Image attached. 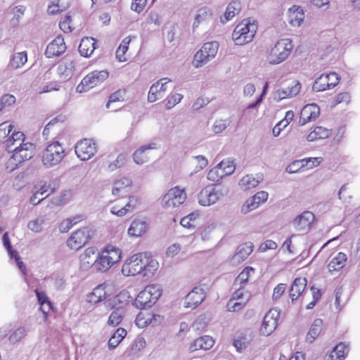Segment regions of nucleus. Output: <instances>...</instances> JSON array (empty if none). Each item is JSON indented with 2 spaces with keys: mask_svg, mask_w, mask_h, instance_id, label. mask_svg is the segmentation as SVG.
<instances>
[{
  "mask_svg": "<svg viewBox=\"0 0 360 360\" xmlns=\"http://www.w3.org/2000/svg\"><path fill=\"white\" fill-rule=\"evenodd\" d=\"M186 199V194L184 189L174 187L169 189L162 199V205L165 209L171 210L179 207Z\"/></svg>",
  "mask_w": 360,
  "mask_h": 360,
  "instance_id": "9",
  "label": "nucleus"
},
{
  "mask_svg": "<svg viewBox=\"0 0 360 360\" xmlns=\"http://www.w3.org/2000/svg\"><path fill=\"white\" fill-rule=\"evenodd\" d=\"M124 309H115L110 314L107 324L109 326L115 327L118 326L124 316Z\"/></svg>",
  "mask_w": 360,
  "mask_h": 360,
  "instance_id": "46",
  "label": "nucleus"
},
{
  "mask_svg": "<svg viewBox=\"0 0 360 360\" xmlns=\"http://www.w3.org/2000/svg\"><path fill=\"white\" fill-rule=\"evenodd\" d=\"M66 50V46L64 39L62 37H56L51 43H49L45 51V56L47 58L59 56Z\"/></svg>",
  "mask_w": 360,
  "mask_h": 360,
  "instance_id": "21",
  "label": "nucleus"
},
{
  "mask_svg": "<svg viewBox=\"0 0 360 360\" xmlns=\"http://www.w3.org/2000/svg\"><path fill=\"white\" fill-rule=\"evenodd\" d=\"M301 89V85L298 82H292V84L276 91V96L279 100L292 98L297 96Z\"/></svg>",
  "mask_w": 360,
  "mask_h": 360,
  "instance_id": "27",
  "label": "nucleus"
},
{
  "mask_svg": "<svg viewBox=\"0 0 360 360\" xmlns=\"http://www.w3.org/2000/svg\"><path fill=\"white\" fill-rule=\"evenodd\" d=\"M219 164L225 176L233 174L236 168L233 162L230 160H222Z\"/></svg>",
  "mask_w": 360,
  "mask_h": 360,
  "instance_id": "53",
  "label": "nucleus"
},
{
  "mask_svg": "<svg viewBox=\"0 0 360 360\" xmlns=\"http://www.w3.org/2000/svg\"><path fill=\"white\" fill-rule=\"evenodd\" d=\"M148 227V225L145 220L136 219L131 222L128 229V233L131 236L139 237L146 232Z\"/></svg>",
  "mask_w": 360,
  "mask_h": 360,
  "instance_id": "30",
  "label": "nucleus"
},
{
  "mask_svg": "<svg viewBox=\"0 0 360 360\" xmlns=\"http://www.w3.org/2000/svg\"><path fill=\"white\" fill-rule=\"evenodd\" d=\"M95 248L93 247L86 248L79 256L80 269L87 271L93 265L96 267L97 258L95 259Z\"/></svg>",
  "mask_w": 360,
  "mask_h": 360,
  "instance_id": "24",
  "label": "nucleus"
},
{
  "mask_svg": "<svg viewBox=\"0 0 360 360\" xmlns=\"http://www.w3.org/2000/svg\"><path fill=\"white\" fill-rule=\"evenodd\" d=\"M183 97H184L183 95L181 94H174L169 95L166 99V101H167L166 104H165L166 108L167 110L171 109L175 105L180 103L181 101L182 100Z\"/></svg>",
  "mask_w": 360,
  "mask_h": 360,
  "instance_id": "57",
  "label": "nucleus"
},
{
  "mask_svg": "<svg viewBox=\"0 0 360 360\" xmlns=\"http://www.w3.org/2000/svg\"><path fill=\"white\" fill-rule=\"evenodd\" d=\"M314 219V214L311 212L304 211L295 218L292 224L297 231L306 233L311 229Z\"/></svg>",
  "mask_w": 360,
  "mask_h": 360,
  "instance_id": "15",
  "label": "nucleus"
},
{
  "mask_svg": "<svg viewBox=\"0 0 360 360\" xmlns=\"http://www.w3.org/2000/svg\"><path fill=\"white\" fill-rule=\"evenodd\" d=\"M120 249L114 245H107L97 256L96 270L106 272L115 264L121 259Z\"/></svg>",
  "mask_w": 360,
  "mask_h": 360,
  "instance_id": "3",
  "label": "nucleus"
},
{
  "mask_svg": "<svg viewBox=\"0 0 360 360\" xmlns=\"http://www.w3.org/2000/svg\"><path fill=\"white\" fill-rule=\"evenodd\" d=\"M34 146L32 143L26 142L13 148L11 153L17 158L18 162H23L30 160L34 155Z\"/></svg>",
  "mask_w": 360,
  "mask_h": 360,
  "instance_id": "20",
  "label": "nucleus"
},
{
  "mask_svg": "<svg viewBox=\"0 0 360 360\" xmlns=\"http://www.w3.org/2000/svg\"><path fill=\"white\" fill-rule=\"evenodd\" d=\"M96 153V143L91 139H83L75 146V153L81 160H89Z\"/></svg>",
  "mask_w": 360,
  "mask_h": 360,
  "instance_id": "13",
  "label": "nucleus"
},
{
  "mask_svg": "<svg viewBox=\"0 0 360 360\" xmlns=\"http://www.w3.org/2000/svg\"><path fill=\"white\" fill-rule=\"evenodd\" d=\"M347 353V347L343 342H340L325 357V360H344Z\"/></svg>",
  "mask_w": 360,
  "mask_h": 360,
  "instance_id": "32",
  "label": "nucleus"
},
{
  "mask_svg": "<svg viewBox=\"0 0 360 360\" xmlns=\"http://www.w3.org/2000/svg\"><path fill=\"white\" fill-rule=\"evenodd\" d=\"M159 82H155L152 84L150 88L148 95V101L150 103H153L155 101L160 99L159 92H158Z\"/></svg>",
  "mask_w": 360,
  "mask_h": 360,
  "instance_id": "59",
  "label": "nucleus"
},
{
  "mask_svg": "<svg viewBox=\"0 0 360 360\" xmlns=\"http://www.w3.org/2000/svg\"><path fill=\"white\" fill-rule=\"evenodd\" d=\"M140 203V199L138 196L131 195L129 197L127 203L123 207V210L120 212L121 214L123 213H130L135 210Z\"/></svg>",
  "mask_w": 360,
  "mask_h": 360,
  "instance_id": "49",
  "label": "nucleus"
},
{
  "mask_svg": "<svg viewBox=\"0 0 360 360\" xmlns=\"http://www.w3.org/2000/svg\"><path fill=\"white\" fill-rule=\"evenodd\" d=\"M47 220L46 215H40L36 219L30 220L27 223V229L35 233H41L44 230V225Z\"/></svg>",
  "mask_w": 360,
  "mask_h": 360,
  "instance_id": "42",
  "label": "nucleus"
},
{
  "mask_svg": "<svg viewBox=\"0 0 360 360\" xmlns=\"http://www.w3.org/2000/svg\"><path fill=\"white\" fill-rule=\"evenodd\" d=\"M156 144L154 143H151L149 144H146L142 146L139 148H138L133 154V158L134 162L137 165H142L146 162H148V157L145 154L146 150L155 148Z\"/></svg>",
  "mask_w": 360,
  "mask_h": 360,
  "instance_id": "33",
  "label": "nucleus"
},
{
  "mask_svg": "<svg viewBox=\"0 0 360 360\" xmlns=\"http://www.w3.org/2000/svg\"><path fill=\"white\" fill-rule=\"evenodd\" d=\"M279 316L280 313L276 309H270L263 319L259 328L260 335L264 336L270 335L277 327Z\"/></svg>",
  "mask_w": 360,
  "mask_h": 360,
  "instance_id": "12",
  "label": "nucleus"
},
{
  "mask_svg": "<svg viewBox=\"0 0 360 360\" xmlns=\"http://www.w3.org/2000/svg\"><path fill=\"white\" fill-rule=\"evenodd\" d=\"M212 11L210 8L207 7L201 8L198 11V13L195 18L193 22V27L195 28L198 27L199 24L203 21L209 20L211 18Z\"/></svg>",
  "mask_w": 360,
  "mask_h": 360,
  "instance_id": "48",
  "label": "nucleus"
},
{
  "mask_svg": "<svg viewBox=\"0 0 360 360\" xmlns=\"http://www.w3.org/2000/svg\"><path fill=\"white\" fill-rule=\"evenodd\" d=\"M56 188V185L53 181L49 184L44 181H40L34 187V193L30 199V203L34 205H38L41 200L53 193Z\"/></svg>",
  "mask_w": 360,
  "mask_h": 360,
  "instance_id": "11",
  "label": "nucleus"
},
{
  "mask_svg": "<svg viewBox=\"0 0 360 360\" xmlns=\"http://www.w3.org/2000/svg\"><path fill=\"white\" fill-rule=\"evenodd\" d=\"M109 76L107 70H95L86 75L77 85L79 93L86 92L103 82Z\"/></svg>",
  "mask_w": 360,
  "mask_h": 360,
  "instance_id": "7",
  "label": "nucleus"
},
{
  "mask_svg": "<svg viewBox=\"0 0 360 360\" xmlns=\"http://www.w3.org/2000/svg\"><path fill=\"white\" fill-rule=\"evenodd\" d=\"M145 261L143 262L144 268L143 269V276H152L158 268V262L148 256V253H145Z\"/></svg>",
  "mask_w": 360,
  "mask_h": 360,
  "instance_id": "40",
  "label": "nucleus"
},
{
  "mask_svg": "<svg viewBox=\"0 0 360 360\" xmlns=\"http://www.w3.org/2000/svg\"><path fill=\"white\" fill-rule=\"evenodd\" d=\"M312 89L315 91H323L326 89H330V86L328 82V78L327 74H323L318 77L312 86Z\"/></svg>",
  "mask_w": 360,
  "mask_h": 360,
  "instance_id": "45",
  "label": "nucleus"
},
{
  "mask_svg": "<svg viewBox=\"0 0 360 360\" xmlns=\"http://www.w3.org/2000/svg\"><path fill=\"white\" fill-rule=\"evenodd\" d=\"M27 61V55L26 51H21L13 53L10 58L8 67L16 70L22 68Z\"/></svg>",
  "mask_w": 360,
  "mask_h": 360,
  "instance_id": "34",
  "label": "nucleus"
},
{
  "mask_svg": "<svg viewBox=\"0 0 360 360\" xmlns=\"http://www.w3.org/2000/svg\"><path fill=\"white\" fill-rule=\"evenodd\" d=\"M227 193V188L221 184L208 185L198 193V201L202 206H211L223 198Z\"/></svg>",
  "mask_w": 360,
  "mask_h": 360,
  "instance_id": "2",
  "label": "nucleus"
},
{
  "mask_svg": "<svg viewBox=\"0 0 360 360\" xmlns=\"http://www.w3.org/2000/svg\"><path fill=\"white\" fill-rule=\"evenodd\" d=\"M90 238L89 231L83 228L74 232L67 240L68 246L75 250H78L85 245Z\"/></svg>",
  "mask_w": 360,
  "mask_h": 360,
  "instance_id": "14",
  "label": "nucleus"
},
{
  "mask_svg": "<svg viewBox=\"0 0 360 360\" xmlns=\"http://www.w3.org/2000/svg\"><path fill=\"white\" fill-rule=\"evenodd\" d=\"M320 114L319 107L315 103L307 104L300 112L298 124L304 126L307 123L314 121Z\"/></svg>",
  "mask_w": 360,
  "mask_h": 360,
  "instance_id": "17",
  "label": "nucleus"
},
{
  "mask_svg": "<svg viewBox=\"0 0 360 360\" xmlns=\"http://www.w3.org/2000/svg\"><path fill=\"white\" fill-rule=\"evenodd\" d=\"M127 335V330L123 328H119L110 337L108 342L110 350L115 349Z\"/></svg>",
  "mask_w": 360,
  "mask_h": 360,
  "instance_id": "39",
  "label": "nucleus"
},
{
  "mask_svg": "<svg viewBox=\"0 0 360 360\" xmlns=\"http://www.w3.org/2000/svg\"><path fill=\"white\" fill-rule=\"evenodd\" d=\"M347 260L346 255L343 252H339L333 258L328 265L330 271H338L344 267Z\"/></svg>",
  "mask_w": 360,
  "mask_h": 360,
  "instance_id": "43",
  "label": "nucleus"
},
{
  "mask_svg": "<svg viewBox=\"0 0 360 360\" xmlns=\"http://www.w3.org/2000/svg\"><path fill=\"white\" fill-rule=\"evenodd\" d=\"M330 131L326 128L319 126L316 127L313 131L308 134L307 139L309 141H313L316 139H321L328 137Z\"/></svg>",
  "mask_w": 360,
  "mask_h": 360,
  "instance_id": "44",
  "label": "nucleus"
},
{
  "mask_svg": "<svg viewBox=\"0 0 360 360\" xmlns=\"http://www.w3.org/2000/svg\"><path fill=\"white\" fill-rule=\"evenodd\" d=\"M197 162L195 172H199L205 168L208 165L207 159L203 155H197L193 157Z\"/></svg>",
  "mask_w": 360,
  "mask_h": 360,
  "instance_id": "63",
  "label": "nucleus"
},
{
  "mask_svg": "<svg viewBox=\"0 0 360 360\" xmlns=\"http://www.w3.org/2000/svg\"><path fill=\"white\" fill-rule=\"evenodd\" d=\"M292 48L290 39H282L278 40L270 50L267 57L269 63L272 65H277L285 60Z\"/></svg>",
  "mask_w": 360,
  "mask_h": 360,
  "instance_id": "5",
  "label": "nucleus"
},
{
  "mask_svg": "<svg viewBox=\"0 0 360 360\" xmlns=\"http://www.w3.org/2000/svg\"><path fill=\"white\" fill-rule=\"evenodd\" d=\"M259 206V204L254 200L253 197H251L243 203L240 212L243 214H247L251 211L256 210Z\"/></svg>",
  "mask_w": 360,
  "mask_h": 360,
  "instance_id": "50",
  "label": "nucleus"
},
{
  "mask_svg": "<svg viewBox=\"0 0 360 360\" xmlns=\"http://www.w3.org/2000/svg\"><path fill=\"white\" fill-rule=\"evenodd\" d=\"M289 22L294 27H298L303 22L304 13L303 10L297 6H293L289 10Z\"/></svg>",
  "mask_w": 360,
  "mask_h": 360,
  "instance_id": "35",
  "label": "nucleus"
},
{
  "mask_svg": "<svg viewBox=\"0 0 360 360\" xmlns=\"http://www.w3.org/2000/svg\"><path fill=\"white\" fill-rule=\"evenodd\" d=\"M254 245L251 242H247L239 245L236 253L231 259L233 265H238L243 262L253 251Z\"/></svg>",
  "mask_w": 360,
  "mask_h": 360,
  "instance_id": "23",
  "label": "nucleus"
},
{
  "mask_svg": "<svg viewBox=\"0 0 360 360\" xmlns=\"http://www.w3.org/2000/svg\"><path fill=\"white\" fill-rule=\"evenodd\" d=\"M241 6L238 1H232L226 7L224 18H221V22L226 23L231 20L236 14L239 13Z\"/></svg>",
  "mask_w": 360,
  "mask_h": 360,
  "instance_id": "37",
  "label": "nucleus"
},
{
  "mask_svg": "<svg viewBox=\"0 0 360 360\" xmlns=\"http://www.w3.org/2000/svg\"><path fill=\"white\" fill-rule=\"evenodd\" d=\"M257 26L250 18L243 20L234 29L232 39L236 45L242 46L250 42L257 32Z\"/></svg>",
  "mask_w": 360,
  "mask_h": 360,
  "instance_id": "1",
  "label": "nucleus"
},
{
  "mask_svg": "<svg viewBox=\"0 0 360 360\" xmlns=\"http://www.w3.org/2000/svg\"><path fill=\"white\" fill-rule=\"evenodd\" d=\"M253 339L252 332L250 329L238 331L233 339V346L238 352L244 351Z\"/></svg>",
  "mask_w": 360,
  "mask_h": 360,
  "instance_id": "18",
  "label": "nucleus"
},
{
  "mask_svg": "<svg viewBox=\"0 0 360 360\" xmlns=\"http://www.w3.org/2000/svg\"><path fill=\"white\" fill-rule=\"evenodd\" d=\"M225 176L222 172L221 167H219V164H218L216 167L210 169L207 174V179L212 181H218Z\"/></svg>",
  "mask_w": 360,
  "mask_h": 360,
  "instance_id": "52",
  "label": "nucleus"
},
{
  "mask_svg": "<svg viewBox=\"0 0 360 360\" xmlns=\"http://www.w3.org/2000/svg\"><path fill=\"white\" fill-rule=\"evenodd\" d=\"M262 180L263 176L262 174H256L255 176L252 174H248L240 179L239 185L242 189L246 191L255 188Z\"/></svg>",
  "mask_w": 360,
  "mask_h": 360,
  "instance_id": "31",
  "label": "nucleus"
},
{
  "mask_svg": "<svg viewBox=\"0 0 360 360\" xmlns=\"http://www.w3.org/2000/svg\"><path fill=\"white\" fill-rule=\"evenodd\" d=\"M214 340L209 335H204L195 340L189 347V351L193 352L198 349L207 350L214 345Z\"/></svg>",
  "mask_w": 360,
  "mask_h": 360,
  "instance_id": "26",
  "label": "nucleus"
},
{
  "mask_svg": "<svg viewBox=\"0 0 360 360\" xmlns=\"http://www.w3.org/2000/svg\"><path fill=\"white\" fill-rule=\"evenodd\" d=\"M96 41L93 37L83 38L79 46V52L84 57L90 56L96 49Z\"/></svg>",
  "mask_w": 360,
  "mask_h": 360,
  "instance_id": "29",
  "label": "nucleus"
},
{
  "mask_svg": "<svg viewBox=\"0 0 360 360\" xmlns=\"http://www.w3.org/2000/svg\"><path fill=\"white\" fill-rule=\"evenodd\" d=\"M106 292L103 285H98L87 295L86 300L89 303L97 304L106 298Z\"/></svg>",
  "mask_w": 360,
  "mask_h": 360,
  "instance_id": "38",
  "label": "nucleus"
},
{
  "mask_svg": "<svg viewBox=\"0 0 360 360\" xmlns=\"http://www.w3.org/2000/svg\"><path fill=\"white\" fill-rule=\"evenodd\" d=\"M145 253H138L132 255L123 264L122 272L124 276H135L142 274L144 268Z\"/></svg>",
  "mask_w": 360,
  "mask_h": 360,
  "instance_id": "10",
  "label": "nucleus"
},
{
  "mask_svg": "<svg viewBox=\"0 0 360 360\" xmlns=\"http://www.w3.org/2000/svg\"><path fill=\"white\" fill-rule=\"evenodd\" d=\"M146 347V341L143 337H137L131 346L132 354H136Z\"/></svg>",
  "mask_w": 360,
  "mask_h": 360,
  "instance_id": "58",
  "label": "nucleus"
},
{
  "mask_svg": "<svg viewBox=\"0 0 360 360\" xmlns=\"http://www.w3.org/2000/svg\"><path fill=\"white\" fill-rule=\"evenodd\" d=\"M162 320V316L159 314L141 311L137 315L135 323L139 328H143L147 326H158Z\"/></svg>",
  "mask_w": 360,
  "mask_h": 360,
  "instance_id": "16",
  "label": "nucleus"
},
{
  "mask_svg": "<svg viewBox=\"0 0 360 360\" xmlns=\"http://www.w3.org/2000/svg\"><path fill=\"white\" fill-rule=\"evenodd\" d=\"M234 301V300L230 299V300L228 302L226 307L229 311L234 312L241 310L248 301V297L245 298V300H242L240 302Z\"/></svg>",
  "mask_w": 360,
  "mask_h": 360,
  "instance_id": "55",
  "label": "nucleus"
},
{
  "mask_svg": "<svg viewBox=\"0 0 360 360\" xmlns=\"http://www.w3.org/2000/svg\"><path fill=\"white\" fill-rule=\"evenodd\" d=\"M27 330L24 327H20L15 330L9 337V340L11 342H17L22 340L26 335Z\"/></svg>",
  "mask_w": 360,
  "mask_h": 360,
  "instance_id": "60",
  "label": "nucleus"
},
{
  "mask_svg": "<svg viewBox=\"0 0 360 360\" xmlns=\"http://www.w3.org/2000/svg\"><path fill=\"white\" fill-rule=\"evenodd\" d=\"M130 298L129 293L123 290L112 298L110 304L113 309H124V308L129 302Z\"/></svg>",
  "mask_w": 360,
  "mask_h": 360,
  "instance_id": "36",
  "label": "nucleus"
},
{
  "mask_svg": "<svg viewBox=\"0 0 360 360\" xmlns=\"http://www.w3.org/2000/svg\"><path fill=\"white\" fill-rule=\"evenodd\" d=\"M75 69L74 60L71 56H66L58 64L57 72L61 79L70 78Z\"/></svg>",
  "mask_w": 360,
  "mask_h": 360,
  "instance_id": "19",
  "label": "nucleus"
},
{
  "mask_svg": "<svg viewBox=\"0 0 360 360\" xmlns=\"http://www.w3.org/2000/svg\"><path fill=\"white\" fill-rule=\"evenodd\" d=\"M305 159L297 160L292 162L288 165L285 169L286 172L289 174H294L299 172L300 169L305 167L304 165Z\"/></svg>",
  "mask_w": 360,
  "mask_h": 360,
  "instance_id": "54",
  "label": "nucleus"
},
{
  "mask_svg": "<svg viewBox=\"0 0 360 360\" xmlns=\"http://www.w3.org/2000/svg\"><path fill=\"white\" fill-rule=\"evenodd\" d=\"M131 39L130 37H125L120 44L118 49L116 51V58L120 62H124L127 60L125 57V53L127 51L129 44Z\"/></svg>",
  "mask_w": 360,
  "mask_h": 360,
  "instance_id": "47",
  "label": "nucleus"
},
{
  "mask_svg": "<svg viewBox=\"0 0 360 360\" xmlns=\"http://www.w3.org/2000/svg\"><path fill=\"white\" fill-rule=\"evenodd\" d=\"M126 162V155L124 153H120L117 155L115 160L112 162L108 165V169L110 172H112L118 168L122 167Z\"/></svg>",
  "mask_w": 360,
  "mask_h": 360,
  "instance_id": "56",
  "label": "nucleus"
},
{
  "mask_svg": "<svg viewBox=\"0 0 360 360\" xmlns=\"http://www.w3.org/2000/svg\"><path fill=\"white\" fill-rule=\"evenodd\" d=\"M148 23H153L158 26L161 23V16L156 11H151L148 16Z\"/></svg>",
  "mask_w": 360,
  "mask_h": 360,
  "instance_id": "64",
  "label": "nucleus"
},
{
  "mask_svg": "<svg viewBox=\"0 0 360 360\" xmlns=\"http://www.w3.org/2000/svg\"><path fill=\"white\" fill-rule=\"evenodd\" d=\"M219 49L217 41L205 43L202 48L195 54L193 64L200 68L215 57Z\"/></svg>",
  "mask_w": 360,
  "mask_h": 360,
  "instance_id": "8",
  "label": "nucleus"
},
{
  "mask_svg": "<svg viewBox=\"0 0 360 360\" xmlns=\"http://www.w3.org/2000/svg\"><path fill=\"white\" fill-rule=\"evenodd\" d=\"M205 297L202 288L195 287L185 297L184 306L194 309L204 300Z\"/></svg>",
  "mask_w": 360,
  "mask_h": 360,
  "instance_id": "22",
  "label": "nucleus"
},
{
  "mask_svg": "<svg viewBox=\"0 0 360 360\" xmlns=\"http://www.w3.org/2000/svg\"><path fill=\"white\" fill-rule=\"evenodd\" d=\"M65 150L59 142L49 144L43 153L42 162L46 167L58 165L64 158Z\"/></svg>",
  "mask_w": 360,
  "mask_h": 360,
  "instance_id": "6",
  "label": "nucleus"
},
{
  "mask_svg": "<svg viewBox=\"0 0 360 360\" xmlns=\"http://www.w3.org/2000/svg\"><path fill=\"white\" fill-rule=\"evenodd\" d=\"M132 185V181L127 177H122L114 182L112 189V195L121 197L128 192Z\"/></svg>",
  "mask_w": 360,
  "mask_h": 360,
  "instance_id": "25",
  "label": "nucleus"
},
{
  "mask_svg": "<svg viewBox=\"0 0 360 360\" xmlns=\"http://www.w3.org/2000/svg\"><path fill=\"white\" fill-rule=\"evenodd\" d=\"M161 294L162 290L159 285H148L139 293L134 304L139 309L151 307L161 296Z\"/></svg>",
  "mask_w": 360,
  "mask_h": 360,
  "instance_id": "4",
  "label": "nucleus"
},
{
  "mask_svg": "<svg viewBox=\"0 0 360 360\" xmlns=\"http://www.w3.org/2000/svg\"><path fill=\"white\" fill-rule=\"evenodd\" d=\"M323 321L320 319H316L311 324L309 330L306 336L307 342L311 343L319 335L322 330Z\"/></svg>",
  "mask_w": 360,
  "mask_h": 360,
  "instance_id": "41",
  "label": "nucleus"
},
{
  "mask_svg": "<svg viewBox=\"0 0 360 360\" xmlns=\"http://www.w3.org/2000/svg\"><path fill=\"white\" fill-rule=\"evenodd\" d=\"M231 123L230 118L224 120H217L212 126V130L214 133L219 134L224 131Z\"/></svg>",
  "mask_w": 360,
  "mask_h": 360,
  "instance_id": "51",
  "label": "nucleus"
},
{
  "mask_svg": "<svg viewBox=\"0 0 360 360\" xmlns=\"http://www.w3.org/2000/svg\"><path fill=\"white\" fill-rule=\"evenodd\" d=\"M307 283L305 278L295 279L290 290V297L292 302H294L302 295L307 286Z\"/></svg>",
  "mask_w": 360,
  "mask_h": 360,
  "instance_id": "28",
  "label": "nucleus"
},
{
  "mask_svg": "<svg viewBox=\"0 0 360 360\" xmlns=\"http://www.w3.org/2000/svg\"><path fill=\"white\" fill-rule=\"evenodd\" d=\"M20 164H21V162H18L17 158L14 157V155H12L6 163V170L7 172L11 173L14 171Z\"/></svg>",
  "mask_w": 360,
  "mask_h": 360,
  "instance_id": "62",
  "label": "nucleus"
},
{
  "mask_svg": "<svg viewBox=\"0 0 360 360\" xmlns=\"http://www.w3.org/2000/svg\"><path fill=\"white\" fill-rule=\"evenodd\" d=\"M13 127L12 124H8L7 122H4L0 124V142L4 141V140L8 136Z\"/></svg>",
  "mask_w": 360,
  "mask_h": 360,
  "instance_id": "61",
  "label": "nucleus"
}]
</instances>
